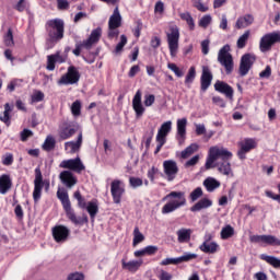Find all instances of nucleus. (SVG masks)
<instances>
[{"label": "nucleus", "instance_id": "obj_7", "mask_svg": "<svg viewBox=\"0 0 280 280\" xmlns=\"http://www.w3.org/2000/svg\"><path fill=\"white\" fill-rule=\"evenodd\" d=\"M79 128L78 124L71 120H62L59 124L58 137L61 141H67V139H71L78 132Z\"/></svg>", "mask_w": 280, "mask_h": 280}, {"label": "nucleus", "instance_id": "obj_39", "mask_svg": "<svg viewBox=\"0 0 280 280\" xmlns=\"http://www.w3.org/2000/svg\"><path fill=\"white\" fill-rule=\"evenodd\" d=\"M198 144L197 143H191L188 145L184 151H182L180 156L183 159H189L194 152H198Z\"/></svg>", "mask_w": 280, "mask_h": 280}, {"label": "nucleus", "instance_id": "obj_49", "mask_svg": "<svg viewBox=\"0 0 280 280\" xmlns=\"http://www.w3.org/2000/svg\"><path fill=\"white\" fill-rule=\"evenodd\" d=\"M213 19L211 18L210 14L203 15L200 20H199V27H203V30H207V27H209V25H211V21Z\"/></svg>", "mask_w": 280, "mask_h": 280}, {"label": "nucleus", "instance_id": "obj_25", "mask_svg": "<svg viewBox=\"0 0 280 280\" xmlns=\"http://www.w3.org/2000/svg\"><path fill=\"white\" fill-rule=\"evenodd\" d=\"M82 148V131L79 132L77 141H68L65 143V150L70 154H75Z\"/></svg>", "mask_w": 280, "mask_h": 280}, {"label": "nucleus", "instance_id": "obj_62", "mask_svg": "<svg viewBox=\"0 0 280 280\" xmlns=\"http://www.w3.org/2000/svg\"><path fill=\"white\" fill-rule=\"evenodd\" d=\"M195 8L198 9L199 12H207L209 10V7H205L200 0H195Z\"/></svg>", "mask_w": 280, "mask_h": 280}, {"label": "nucleus", "instance_id": "obj_51", "mask_svg": "<svg viewBox=\"0 0 280 280\" xmlns=\"http://www.w3.org/2000/svg\"><path fill=\"white\" fill-rule=\"evenodd\" d=\"M167 68L173 71V73H175V75L177 78H183V75H185V73L183 72V70H180V68H178V66H176V63H168Z\"/></svg>", "mask_w": 280, "mask_h": 280}, {"label": "nucleus", "instance_id": "obj_1", "mask_svg": "<svg viewBox=\"0 0 280 280\" xmlns=\"http://www.w3.org/2000/svg\"><path fill=\"white\" fill-rule=\"evenodd\" d=\"M231 159H233V153L224 147H211L209 149L208 158L206 160V170H212V167H218V172L222 176H228V178H233V168H231Z\"/></svg>", "mask_w": 280, "mask_h": 280}, {"label": "nucleus", "instance_id": "obj_35", "mask_svg": "<svg viewBox=\"0 0 280 280\" xmlns=\"http://www.w3.org/2000/svg\"><path fill=\"white\" fill-rule=\"evenodd\" d=\"M220 185V182L213 177H208L203 180V187H206L209 194H212V191L219 189Z\"/></svg>", "mask_w": 280, "mask_h": 280}, {"label": "nucleus", "instance_id": "obj_44", "mask_svg": "<svg viewBox=\"0 0 280 280\" xmlns=\"http://www.w3.org/2000/svg\"><path fill=\"white\" fill-rule=\"evenodd\" d=\"M264 244H268V246H280V240L275 235H264Z\"/></svg>", "mask_w": 280, "mask_h": 280}, {"label": "nucleus", "instance_id": "obj_16", "mask_svg": "<svg viewBox=\"0 0 280 280\" xmlns=\"http://www.w3.org/2000/svg\"><path fill=\"white\" fill-rule=\"evenodd\" d=\"M71 231L65 225H57L52 228V237L58 244L67 242Z\"/></svg>", "mask_w": 280, "mask_h": 280}, {"label": "nucleus", "instance_id": "obj_64", "mask_svg": "<svg viewBox=\"0 0 280 280\" xmlns=\"http://www.w3.org/2000/svg\"><path fill=\"white\" fill-rule=\"evenodd\" d=\"M67 280H84V275L80 272L70 273Z\"/></svg>", "mask_w": 280, "mask_h": 280}, {"label": "nucleus", "instance_id": "obj_27", "mask_svg": "<svg viewBox=\"0 0 280 280\" xmlns=\"http://www.w3.org/2000/svg\"><path fill=\"white\" fill-rule=\"evenodd\" d=\"M253 149H255V140L245 139V141L241 144V150L237 152L238 159L244 161V159H246L247 152Z\"/></svg>", "mask_w": 280, "mask_h": 280}, {"label": "nucleus", "instance_id": "obj_48", "mask_svg": "<svg viewBox=\"0 0 280 280\" xmlns=\"http://www.w3.org/2000/svg\"><path fill=\"white\" fill-rule=\"evenodd\" d=\"M71 113L74 117H80L82 113V103L80 101H74L71 105Z\"/></svg>", "mask_w": 280, "mask_h": 280}, {"label": "nucleus", "instance_id": "obj_32", "mask_svg": "<svg viewBox=\"0 0 280 280\" xmlns=\"http://www.w3.org/2000/svg\"><path fill=\"white\" fill-rule=\"evenodd\" d=\"M92 222H95V217L97 213H100V205L97 203V200H92L88 202V206L85 208Z\"/></svg>", "mask_w": 280, "mask_h": 280}, {"label": "nucleus", "instance_id": "obj_6", "mask_svg": "<svg viewBox=\"0 0 280 280\" xmlns=\"http://www.w3.org/2000/svg\"><path fill=\"white\" fill-rule=\"evenodd\" d=\"M100 38H102V27H97L93 30L88 39L83 40L80 44H75V49L72 50L74 56H80L82 48L92 49L93 45H97L100 43Z\"/></svg>", "mask_w": 280, "mask_h": 280}, {"label": "nucleus", "instance_id": "obj_18", "mask_svg": "<svg viewBox=\"0 0 280 280\" xmlns=\"http://www.w3.org/2000/svg\"><path fill=\"white\" fill-rule=\"evenodd\" d=\"M198 255L186 253L180 257L177 258H165L161 261V266H177V264H183V261H191V259H196Z\"/></svg>", "mask_w": 280, "mask_h": 280}, {"label": "nucleus", "instance_id": "obj_30", "mask_svg": "<svg viewBox=\"0 0 280 280\" xmlns=\"http://www.w3.org/2000/svg\"><path fill=\"white\" fill-rule=\"evenodd\" d=\"M191 233H194V231H191V229H185V228L179 229L176 232L177 242L179 244H187V242H189L191 240Z\"/></svg>", "mask_w": 280, "mask_h": 280}, {"label": "nucleus", "instance_id": "obj_14", "mask_svg": "<svg viewBox=\"0 0 280 280\" xmlns=\"http://www.w3.org/2000/svg\"><path fill=\"white\" fill-rule=\"evenodd\" d=\"M59 167H62L63 170H70L71 172H77V174H80L86 170L80 158L63 160Z\"/></svg>", "mask_w": 280, "mask_h": 280}, {"label": "nucleus", "instance_id": "obj_55", "mask_svg": "<svg viewBox=\"0 0 280 280\" xmlns=\"http://www.w3.org/2000/svg\"><path fill=\"white\" fill-rule=\"evenodd\" d=\"M129 184L133 189H137V187H141L143 185V179L139 177H130Z\"/></svg>", "mask_w": 280, "mask_h": 280}, {"label": "nucleus", "instance_id": "obj_11", "mask_svg": "<svg viewBox=\"0 0 280 280\" xmlns=\"http://www.w3.org/2000/svg\"><path fill=\"white\" fill-rule=\"evenodd\" d=\"M256 60L257 57L253 54L243 55L240 61L238 75H241V78L248 75V71L253 69V65H255Z\"/></svg>", "mask_w": 280, "mask_h": 280}, {"label": "nucleus", "instance_id": "obj_61", "mask_svg": "<svg viewBox=\"0 0 280 280\" xmlns=\"http://www.w3.org/2000/svg\"><path fill=\"white\" fill-rule=\"evenodd\" d=\"M156 97L154 94H149L144 96V106H152L154 104Z\"/></svg>", "mask_w": 280, "mask_h": 280}, {"label": "nucleus", "instance_id": "obj_15", "mask_svg": "<svg viewBox=\"0 0 280 280\" xmlns=\"http://www.w3.org/2000/svg\"><path fill=\"white\" fill-rule=\"evenodd\" d=\"M121 185H124V183L119 179H115L110 184V192L115 205L121 202V196H124L126 191Z\"/></svg>", "mask_w": 280, "mask_h": 280}, {"label": "nucleus", "instance_id": "obj_47", "mask_svg": "<svg viewBox=\"0 0 280 280\" xmlns=\"http://www.w3.org/2000/svg\"><path fill=\"white\" fill-rule=\"evenodd\" d=\"M4 45L5 47H14V35L12 33V28H9L4 35Z\"/></svg>", "mask_w": 280, "mask_h": 280}, {"label": "nucleus", "instance_id": "obj_42", "mask_svg": "<svg viewBox=\"0 0 280 280\" xmlns=\"http://www.w3.org/2000/svg\"><path fill=\"white\" fill-rule=\"evenodd\" d=\"M13 108L10 106V103H7L4 105V112L3 115L0 116V120L3 121V124H10V114L12 113Z\"/></svg>", "mask_w": 280, "mask_h": 280}, {"label": "nucleus", "instance_id": "obj_38", "mask_svg": "<svg viewBox=\"0 0 280 280\" xmlns=\"http://www.w3.org/2000/svg\"><path fill=\"white\" fill-rule=\"evenodd\" d=\"M145 241V236L143 235V233H141V231H139V228L136 226L133 230V241H132V246H139V244H141V242Z\"/></svg>", "mask_w": 280, "mask_h": 280}, {"label": "nucleus", "instance_id": "obj_22", "mask_svg": "<svg viewBox=\"0 0 280 280\" xmlns=\"http://www.w3.org/2000/svg\"><path fill=\"white\" fill-rule=\"evenodd\" d=\"M214 91H218V93H222V95H225L228 100H233V93L234 90L229 83L224 81H217L214 83Z\"/></svg>", "mask_w": 280, "mask_h": 280}, {"label": "nucleus", "instance_id": "obj_24", "mask_svg": "<svg viewBox=\"0 0 280 280\" xmlns=\"http://www.w3.org/2000/svg\"><path fill=\"white\" fill-rule=\"evenodd\" d=\"M255 23V16L253 14H245L238 16L235 23L236 30H246V27H250Z\"/></svg>", "mask_w": 280, "mask_h": 280}, {"label": "nucleus", "instance_id": "obj_8", "mask_svg": "<svg viewBox=\"0 0 280 280\" xmlns=\"http://www.w3.org/2000/svg\"><path fill=\"white\" fill-rule=\"evenodd\" d=\"M166 40L171 58H176L178 54V43L180 40V31H178V27L175 26L171 28V33L166 34Z\"/></svg>", "mask_w": 280, "mask_h": 280}, {"label": "nucleus", "instance_id": "obj_41", "mask_svg": "<svg viewBox=\"0 0 280 280\" xmlns=\"http://www.w3.org/2000/svg\"><path fill=\"white\" fill-rule=\"evenodd\" d=\"M180 20L186 21L189 30H195L196 23L194 22V18L189 12L180 13Z\"/></svg>", "mask_w": 280, "mask_h": 280}, {"label": "nucleus", "instance_id": "obj_10", "mask_svg": "<svg viewBox=\"0 0 280 280\" xmlns=\"http://www.w3.org/2000/svg\"><path fill=\"white\" fill-rule=\"evenodd\" d=\"M78 82H80V72L75 67L70 66L67 73L60 78L57 84L59 86H69V84H78Z\"/></svg>", "mask_w": 280, "mask_h": 280}, {"label": "nucleus", "instance_id": "obj_58", "mask_svg": "<svg viewBox=\"0 0 280 280\" xmlns=\"http://www.w3.org/2000/svg\"><path fill=\"white\" fill-rule=\"evenodd\" d=\"M200 161V155H194L190 160L185 163V167H194Z\"/></svg>", "mask_w": 280, "mask_h": 280}, {"label": "nucleus", "instance_id": "obj_12", "mask_svg": "<svg viewBox=\"0 0 280 280\" xmlns=\"http://www.w3.org/2000/svg\"><path fill=\"white\" fill-rule=\"evenodd\" d=\"M43 187H45V182H43V172H40V167H36L35 179H34V191H33L34 202H38L40 200V196L43 194Z\"/></svg>", "mask_w": 280, "mask_h": 280}, {"label": "nucleus", "instance_id": "obj_4", "mask_svg": "<svg viewBox=\"0 0 280 280\" xmlns=\"http://www.w3.org/2000/svg\"><path fill=\"white\" fill-rule=\"evenodd\" d=\"M48 43H58L65 38V21L60 19L49 20L46 23Z\"/></svg>", "mask_w": 280, "mask_h": 280}, {"label": "nucleus", "instance_id": "obj_33", "mask_svg": "<svg viewBox=\"0 0 280 280\" xmlns=\"http://www.w3.org/2000/svg\"><path fill=\"white\" fill-rule=\"evenodd\" d=\"M122 264V268H125L126 270H129V272H137V270H139V268H141V266H143V260H130V261H126V260H121Z\"/></svg>", "mask_w": 280, "mask_h": 280}, {"label": "nucleus", "instance_id": "obj_54", "mask_svg": "<svg viewBox=\"0 0 280 280\" xmlns=\"http://www.w3.org/2000/svg\"><path fill=\"white\" fill-rule=\"evenodd\" d=\"M32 102L34 103H38V102H43V100H45V93H43L42 91L39 90H36L32 97H31Z\"/></svg>", "mask_w": 280, "mask_h": 280}, {"label": "nucleus", "instance_id": "obj_29", "mask_svg": "<svg viewBox=\"0 0 280 280\" xmlns=\"http://www.w3.org/2000/svg\"><path fill=\"white\" fill-rule=\"evenodd\" d=\"M12 189V179L10 178V175L3 174L0 176V194L2 196H5L8 191Z\"/></svg>", "mask_w": 280, "mask_h": 280}, {"label": "nucleus", "instance_id": "obj_43", "mask_svg": "<svg viewBox=\"0 0 280 280\" xmlns=\"http://www.w3.org/2000/svg\"><path fill=\"white\" fill-rule=\"evenodd\" d=\"M235 235V230L231 225H226L221 230V240H229V237H233Z\"/></svg>", "mask_w": 280, "mask_h": 280}, {"label": "nucleus", "instance_id": "obj_37", "mask_svg": "<svg viewBox=\"0 0 280 280\" xmlns=\"http://www.w3.org/2000/svg\"><path fill=\"white\" fill-rule=\"evenodd\" d=\"M42 148L45 152H51L56 148V138L54 136H47Z\"/></svg>", "mask_w": 280, "mask_h": 280}, {"label": "nucleus", "instance_id": "obj_13", "mask_svg": "<svg viewBox=\"0 0 280 280\" xmlns=\"http://www.w3.org/2000/svg\"><path fill=\"white\" fill-rule=\"evenodd\" d=\"M163 170L168 183H172L176 179V176H178V163L174 160H165L163 162Z\"/></svg>", "mask_w": 280, "mask_h": 280}, {"label": "nucleus", "instance_id": "obj_59", "mask_svg": "<svg viewBox=\"0 0 280 280\" xmlns=\"http://www.w3.org/2000/svg\"><path fill=\"white\" fill-rule=\"evenodd\" d=\"M158 252H159V247L155 245H149L144 247L145 255H156Z\"/></svg>", "mask_w": 280, "mask_h": 280}, {"label": "nucleus", "instance_id": "obj_34", "mask_svg": "<svg viewBox=\"0 0 280 280\" xmlns=\"http://www.w3.org/2000/svg\"><path fill=\"white\" fill-rule=\"evenodd\" d=\"M213 201L211 199L203 198L199 200L197 203H195L191 208L190 211L192 213H196L197 211H202V209H209V207H212Z\"/></svg>", "mask_w": 280, "mask_h": 280}, {"label": "nucleus", "instance_id": "obj_46", "mask_svg": "<svg viewBox=\"0 0 280 280\" xmlns=\"http://www.w3.org/2000/svg\"><path fill=\"white\" fill-rule=\"evenodd\" d=\"M127 44H128V37H126V35H121L120 42L116 45L114 54L117 55V54H120L121 51H124V47H126Z\"/></svg>", "mask_w": 280, "mask_h": 280}, {"label": "nucleus", "instance_id": "obj_2", "mask_svg": "<svg viewBox=\"0 0 280 280\" xmlns=\"http://www.w3.org/2000/svg\"><path fill=\"white\" fill-rule=\"evenodd\" d=\"M57 198L60 200L63 211H66V215L72 224L82 226L83 224H89V217L86 214H82V217L75 215V211L71 208V200L69 199V192L65 189H59L57 191Z\"/></svg>", "mask_w": 280, "mask_h": 280}, {"label": "nucleus", "instance_id": "obj_56", "mask_svg": "<svg viewBox=\"0 0 280 280\" xmlns=\"http://www.w3.org/2000/svg\"><path fill=\"white\" fill-rule=\"evenodd\" d=\"M270 75H272V68H270V66H266L265 70H262L259 73V78L261 80H268L270 78Z\"/></svg>", "mask_w": 280, "mask_h": 280}, {"label": "nucleus", "instance_id": "obj_40", "mask_svg": "<svg viewBox=\"0 0 280 280\" xmlns=\"http://www.w3.org/2000/svg\"><path fill=\"white\" fill-rule=\"evenodd\" d=\"M248 38H250V31H245L244 34L240 36L236 42L238 49H244V47H246V43H248Z\"/></svg>", "mask_w": 280, "mask_h": 280}, {"label": "nucleus", "instance_id": "obj_50", "mask_svg": "<svg viewBox=\"0 0 280 280\" xmlns=\"http://www.w3.org/2000/svg\"><path fill=\"white\" fill-rule=\"evenodd\" d=\"M196 80V68L190 67L185 79V84H191Z\"/></svg>", "mask_w": 280, "mask_h": 280}, {"label": "nucleus", "instance_id": "obj_36", "mask_svg": "<svg viewBox=\"0 0 280 280\" xmlns=\"http://www.w3.org/2000/svg\"><path fill=\"white\" fill-rule=\"evenodd\" d=\"M260 259H262V261H266L267 264H269V266H272V268H280V258L262 254V255H260Z\"/></svg>", "mask_w": 280, "mask_h": 280}, {"label": "nucleus", "instance_id": "obj_28", "mask_svg": "<svg viewBox=\"0 0 280 280\" xmlns=\"http://www.w3.org/2000/svg\"><path fill=\"white\" fill-rule=\"evenodd\" d=\"M170 132H172V120H167L161 125L155 139L167 141V135Z\"/></svg>", "mask_w": 280, "mask_h": 280}, {"label": "nucleus", "instance_id": "obj_26", "mask_svg": "<svg viewBox=\"0 0 280 280\" xmlns=\"http://www.w3.org/2000/svg\"><path fill=\"white\" fill-rule=\"evenodd\" d=\"M121 25V13H119V7L114 9L113 14L109 16L108 28L109 30H118Z\"/></svg>", "mask_w": 280, "mask_h": 280}, {"label": "nucleus", "instance_id": "obj_5", "mask_svg": "<svg viewBox=\"0 0 280 280\" xmlns=\"http://www.w3.org/2000/svg\"><path fill=\"white\" fill-rule=\"evenodd\" d=\"M231 46L229 44L224 45L218 52V62L221 67H224L225 73L231 75L235 63L233 62V55H231Z\"/></svg>", "mask_w": 280, "mask_h": 280}, {"label": "nucleus", "instance_id": "obj_17", "mask_svg": "<svg viewBox=\"0 0 280 280\" xmlns=\"http://www.w3.org/2000/svg\"><path fill=\"white\" fill-rule=\"evenodd\" d=\"M59 180L67 187L68 189H73L75 185H78V177L73 175L71 171H63L59 174Z\"/></svg>", "mask_w": 280, "mask_h": 280}, {"label": "nucleus", "instance_id": "obj_63", "mask_svg": "<svg viewBox=\"0 0 280 280\" xmlns=\"http://www.w3.org/2000/svg\"><path fill=\"white\" fill-rule=\"evenodd\" d=\"M209 39H205L201 42V51L203 56H207V54H209Z\"/></svg>", "mask_w": 280, "mask_h": 280}, {"label": "nucleus", "instance_id": "obj_53", "mask_svg": "<svg viewBox=\"0 0 280 280\" xmlns=\"http://www.w3.org/2000/svg\"><path fill=\"white\" fill-rule=\"evenodd\" d=\"M198 198H202V188L201 187H197L195 190H192L190 192L191 202H196V200H198Z\"/></svg>", "mask_w": 280, "mask_h": 280}, {"label": "nucleus", "instance_id": "obj_3", "mask_svg": "<svg viewBox=\"0 0 280 280\" xmlns=\"http://www.w3.org/2000/svg\"><path fill=\"white\" fill-rule=\"evenodd\" d=\"M162 200L163 202L168 200V202L162 207L163 215L174 213V211H177V209H180V207H185V205H187V198H185V192L183 191H171L168 195L163 197Z\"/></svg>", "mask_w": 280, "mask_h": 280}, {"label": "nucleus", "instance_id": "obj_31", "mask_svg": "<svg viewBox=\"0 0 280 280\" xmlns=\"http://www.w3.org/2000/svg\"><path fill=\"white\" fill-rule=\"evenodd\" d=\"M200 250L202 253H206L208 255H214V253H218V248H220V245H218V243L215 242H208L205 241L200 246H199Z\"/></svg>", "mask_w": 280, "mask_h": 280}, {"label": "nucleus", "instance_id": "obj_57", "mask_svg": "<svg viewBox=\"0 0 280 280\" xmlns=\"http://www.w3.org/2000/svg\"><path fill=\"white\" fill-rule=\"evenodd\" d=\"M30 137H34L33 130L23 129V131H21V141H27V139H30Z\"/></svg>", "mask_w": 280, "mask_h": 280}, {"label": "nucleus", "instance_id": "obj_52", "mask_svg": "<svg viewBox=\"0 0 280 280\" xmlns=\"http://www.w3.org/2000/svg\"><path fill=\"white\" fill-rule=\"evenodd\" d=\"M13 8L18 12H25L27 10V0H19Z\"/></svg>", "mask_w": 280, "mask_h": 280}, {"label": "nucleus", "instance_id": "obj_45", "mask_svg": "<svg viewBox=\"0 0 280 280\" xmlns=\"http://www.w3.org/2000/svg\"><path fill=\"white\" fill-rule=\"evenodd\" d=\"M73 197L78 200V207L80 209H85L89 206V203H86V199H84L82 194H80V190L74 191Z\"/></svg>", "mask_w": 280, "mask_h": 280}, {"label": "nucleus", "instance_id": "obj_23", "mask_svg": "<svg viewBox=\"0 0 280 280\" xmlns=\"http://www.w3.org/2000/svg\"><path fill=\"white\" fill-rule=\"evenodd\" d=\"M187 137V118H180L177 120V141L179 145L185 143Z\"/></svg>", "mask_w": 280, "mask_h": 280}, {"label": "nucleus", "instance_id": "obj_20", "mask_svg": "<svg viewBox=\"0 0 280 280\" xmlns=\"http://www.w3.org/2000/svg\"><path fill=\"white\" fill-rule=\"evenodd\" d=\"M141 97H142L141 90H138L132 98V108L136 113L137 119H141V117H143V114L145 113V107H143Z\"/></svg>", "mask_w": 280, "mask_h": 280}, {"label": "nucleus", "instance_id": "obj_21", "mask_svg": "<svg viewBox=\"0 0 280 280\" xmlns=\"http://www.w3.org/2000/svg\"><path fill=\"white\" fill-rule=\"evenodd\" d=\"M211 82H213V73H211V70L209 67L203 66L202 67V73L200 78V89L205 93L208 91L209 86H211Z\"/></svg>", "mask_w": 280, "mask_h": 280}, {"label": "nucleus", "instance_id": "obj_60", "mask_svg": "<svg viewBox=\"0 0 280 280\" xmlns=\"http://www.w3.org/2000/svg\"><path fill=\"white\" fill-rule=\"evenodd\" d=\"M252 244H264V235H252L249 236Z\"/></svg>", "mask_w": 280, "mask_h": 280}, {"label": "nucleus", "instance_id": "obj_9", "mask_svg": "<svg viewBox=\"0 0 280 280\" xmlns=\"http://www.w3.org/2000/svg\"><path fill=\"white\" fill-rule=\"evenodd\" d=\"M276 43H280V32L265 34L260 38L259 49L262 52L270 51V49H272V45H276Z\"/></svg>", "mask_w": 280, "mask_h": 280}, {"label": "nucleus", "instance_id": "obj_19", "mask_svg": "<svg viewBox=\"0 0 280 280\" xmlns=\"http://www.w3.org/2000/svg\"><path fill=\"white\" fill-rule=\"evenodd\" d=\"M56 62H58L59 65L67 62V54L62 55L60 54V51H57L54 55H48L46 69L48 71H54L56 69Z\"/></svg>", "mask_w": 280, "mask_h": 280}]
</instances>
